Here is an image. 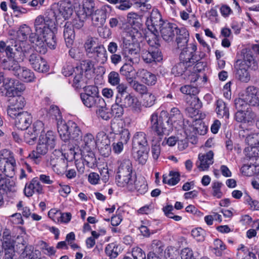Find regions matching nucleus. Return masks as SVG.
Listing matches in <instances>:
<instances>
[{"label": "nucleus", "instance_id": "29", "mask_svg": "<svg viewBox=\"0 0 259 259\" xmlns=\"http://www.w3.org/2000/svg\"><path fill=\"white\" fill-rule=\"evenodd\" d=\"M235 68L236 69L235 77L238 80L243 82H247L249 81L250 77L248 71V68L239 63H235Z\"/></svg>", "mask_w": 259, "mask_h": 259}, {"label": "nucleus", "instance_id": "4", "mask_svg": "<svg viewBox=\"0 0 259 259\" xmlns=\"http://www.w3.org/2000/svg\"><path fill=\"white\" fill-rule=\"evenodd\" d=\"M58 132L61 139L65 142L70 140L74 141L76 143L82 138V133L77 124L72 121L67 123H57Z\"/></svg>", "mask_w": 259, "mask_h": 259}, {"label": "nucleus", "instance_id": "28", "mask_svg": "<svg viewBox=\"0 0 259 259\" xmlns=\"http://www.w3.org/2000/svg\"><path fill=\"white\" fill-rule=\"evenodd\" d=\"M0 190L7 193L16 192V187L15 182L0 174Z\"/></svg>", "mask_w": 259, "mask_h": 259}, {"label": "nucleus", "instance_id": "8", "mask_svg": "<svg viewBox=\"0 0 259 259\" xmlns=\"http://www.w3.org/2000/svg\"><path fill=\"white\" fill-rule=\"evenodd\" d=\"M168 113L167 112L162 111L160 113L159 117L157 113H153L150 116V128L155 135L158 136H162L165 134L166 128L164 127L162 121V117H167Z\"/></svg>", "mask_w": 259, "mask_h": 259}, {"label": "nucleus", "instance_id": "6", "mask_svg": "<svg viewBox=\"0 0 259 259\" xmlns=\"http://www.w3.org/2000/svg\"><path fill=\"white\" fill-rule=\"evenodd\" d=\"M167 122L171 124L176 123L179 125L180 127L184 130L185 134L187 136L191 135L192 131L195 134L196 133L194 127L184 124L183 116L177 108L174 107L171 109Z\"/></svg>", "mask_w": 259, "mask_h": 259}, {"label": "nucleus", "instance_id": "42", "mask_svg": "<svg viewBox=\"0 0 259 259\" xmlns=\"http://www.w3.org/2000/svg\"><path fill=\"white\" fill-rule=\"evenodd\" d=\"M96 110V114L99 118L105 120H108L111 118L110 109L106 107V103H101Z\"/></svg>", "mask_w": 259, "mask_h": 259}, {"label": "nucleus", "instance_id": "15", "mask_svg": "<svg viewBox=\"0 0 259 259\" xmlns=\"http://www.w3.org/2000/svg\"><path fill=\"white\" fill-rule=\"evenodd\" d=\"M178 28L175 24L165 22L162 24L158 30H160L163 39L166 41L170 42L173 40Z\"/></svg>", "mask_w": 259, "mask_h": 259}, {"label": "nucleus", "instance_id": "49", "mask_svg": "<svg viewBox=\"0 0 259 259\" xmlns=\"http://www.w3.org/2000/svg\"><path fill=\"white\" fill-rule=\"evenodd\" d=\"M110 141L106 134L104 132H99L96 136V146L101 147L110 145Z\"/></svg>", "mask_w": 259, "mask_h": 259}, {"label": "nucleus", "instance_id": "13", "mask_svg": "<svg viewBox=\"0 0 259 259\" xmlns=\"http://www.w3.org/2000/svg\"><path fill=\"white\" fill-rule=\"evenodd\" d=\"M14 118L15 126L20 130H27L32 121L31 114L26 111L16 114Z\"/></svg>", "mask_w": 259, "mask_h": 259}, {"label": "nucleus", "instance_id": "56", "mask_svg": "<svg viewBox=\"0 0 259 259\" xmlns=\"http://www.w3.org/2000/svg\"><path fill=\"white\" fill-rule=\"evenodd\" d=\"M174 210L171 205H167L163 208V211L165 215L170 219H174L176 221H180L182 220V217L179 215H174L172 211Z\"/></svg>", "mask_w": 259, "mask_h": 259}, {"label": "nucleus", "instance_id": "62", "mask_svg": "<svg viewBox=\"0 0 259 259\" xmlns=\"http://www.w3.org/2000/svg\"><path fill=\"white\" fill-rule=\"evenodd\" d=\"M42 58L37 54H32L29 57V61L31 64L32 68L35 70L38 66L39 64L42 61Z\"/></svg>", "mask_w": 259, "mask_h": 259}, {"label": "nucleus", "instance_id": "63", "mask_svg": "<svg viewBox=\"0 0 259 259\" xmlns=\"http://www.w3.org/2000/svg\"><path fill=\"white\" fill-rule=\"evenodd\" d=\"M124 107L120 105L119 103H116L112 106L110 110L111 116L113 115L115 117H121L123 114Z\"/></svg>", "mask_w": 259, "mask_h": 259}, {"label": "nucleus", "instance_id": "5", "mask_svg": "<svg viewBox=\"0 0 259 259\" xmlns=\"http://www.w3.org/2000/svg\"><path fill=\"white\" fill-rule=\"evenodd\" d=\"M120 47L122 55L128 61L132 63L139 62L140 52L139 44L132 42L130 40L123 38Z\"/></svg>", "mask_w": 259, "mask_h": 259}, {"label": "nucleus", "instance_id": "44", "mask_svg": "<svg viewBox=\"0 0 259 259\" xmlns=\"http://www.w3.org/2000/svg\"><path fill=\"white\" fill-rule=\"evenodd\" d=\"M15 75L26 82L33 81L34 79L33 72L25 67L20 68V70L18 71Z\"/></svg>", "mask_w": 259, "mask_h": 259}, {"label": "nucleus", "instance_id": "23", "mask_svg": "<svg viewBox=\"0 0 259 259\" xmlns=\"http://www.w3.org/2000/svg\"><path fill=\"white\" fill-rule=\"evenodd\" d=\"M107 18V8L105 6L95 11L92 16V23L96 26L100 27L105 23Z\"/></svg>", "mask_w": 259, "mask_h": 259}, {"label": "nucleus", "instance_id": "18", "mask_svg": "<svg viewBox=\"0 0 259 259\" xmlns=\"http://www.w3.org/2000/svg\"><path fill=\"white\" fill-rule=\"evenodd\" d=\"M41 194L43 193L42 186L37 178H33L31 182L25 184L24 193L27 197H30L34 193Z\"/></svg>", "mask_w": 259, "mask_h": 259}, {"label": "nucleus", "instance_id": "30", "mask_svg": "<svg viewBox=\"0 0 259 259\" xmlns=\"http://www.w3.org/2000/svg\"><path fill=\"white\" fill-rule=\"evenodd\" d=\"M93 56L96 61L101 64H104L107 60V53L103 45L95 47L93 50Z\"/></svg>", "mask_w": 259, "mask_h": 259}, {"label": "nucleus", "instance_id": "17", "mask_svg": "<svg viewBox=\"0 0 259 259\" xmlns=\"http://www.w3.org/2000/svg\"><path fill=\"white\" fill-rule=\"evenodd\" d=\"M256 117V114L248 108L242 111H237L234 115V118L237 122L247 123H252Z\"/></svg>", "mask_w": 259, "mask_h": 259}, {"label": "nucleus", "instance_id": "39", "mask_svg": "<svg viewBox=\"0 0 259 259\" xmlns=\"http://www.w3.org/2000/svg\"><path fill=\"white\" fill-rule=\"evenodd\" d=\"M191 104L186 109V111L188 115L191 117H193L198 113V108L201 107L199 104V99L196 97H191Z\"/></svg>", "mask_w": 259, "mask_h": 259}, {"label": "nucleus", "instance_id": "36", "mask_svg": "<svg viewBox=\"0 0 259 259\" xmlns=\"http://www.w3.org/2000/svg\"><path fill=\"white\" fill-rule=\"evenodd\" d=\"M64 37L67 47H70L75 38L74 30L70 23H66L64 26Z\"/></svg>", "mask_w": 259, "mask_h": 259}, {"label": "nucleus", "instance_id": "34", "mask_svg": "<svg viewBox=\"0 0 259 259\" xmlns=\"http://www.w3.org/2000/svg\"><path fill=\"white\" fill-rule=\"evenodd\" d=\"M16 160L14 159H10L6 162L4 165L0 166V171L3 174L4 176L9 178H12L15 175L16 168Z\"/></svg>", "mask_w": 259, "mask_h": 259}, {"label": "nucleus", "instance_id": "51", "mask_svg": "<svg viewBox=\"0 0 259 259\" xmlns=\"http://www.w3.org/2000/svg\"><path fill=\"white\" fill-rule=\"evenodd\" d=\"M213 246L214 253L218 256H221L223 251L226 248L225 244L219 239H215L214 240Z\"/></svg>", "mask_w": 259, "mask_h": 259}, {"label": "nucleus", "instance_id": "48", "mask_svg": "<svg viewBox=\"0 0 259 259\" xmlns=\"http://www.w3.org/2000/svg\"><path fill=\"white\" fill-rule=\"evenodd\" d=\"M129 80H131L129 81L131 87L136 92L144 95L147 93V88L144 84H141L137 81L133 80L132 77H130Z\"/></svg>", "mask_w": 259, "mask_h": 259}, {"label": "nucleus", "instance_id": "64", "mask_svg": "<svg viewBox=\"0 0 259 259\" xmlns=\"http://www.w3.org/2000/svg\"><path fill=\"white\" fill-rule=\"evenodd\" d=\"M132 255L133 259H146V254L140 247H134L132 249Z\"/></svg>", "mask_w": 259, "mask_h": 259}, {"label": "nucleus", "instance_id": "55", "mask_svg": "<svg viewBox=\"0 0 259 259\" xmlns=\"http://www.w3.org/2000/svg\"><path fill=\"white\" fill-rule=\"evenodd\" d=\"M37 136L36 134L32 132L31 128H30L24 134V140L26 143L31 145L35 143Z\"/></svg>", "mask_w": 259, "mask_h": 259}, {"label": "nucleus", "instance_id": "58", "mask_svg": "<svg viewBox=\"0 0 259 259\" xmlns=\"http://www.w3.org/2000/svg\"><path fill=\"white\" fill-rule=\"evenodd\" d=\"M134 68L133 66L129 64L125 63L120 69V73L126 76L128 79V81H130L129 78L131 77V74L133 73Z\"/></svg>", "mask_w": 259, "mask_h": 259}, {"label": "nucleus", "instance_id": "33", "mask_svg": "<svg viewBox=\"0 0 259 259\" xmlns=\"http://www.w3.org/2000/svg\"><path fill=\"white\" fill-rule=\"evenodd\" d=\"M206 65V63L204 62L199 61L198 58V61L195 62L194 64L191 65V68H190L191 75L190 82H194L198 79V73L204 70Z\"/></svg>", "mask_w": 259, "mask_h": 259}, {"label": "nucleus", "instance_id": "19", "mask_svg": "<svg viewBox=\"0 0 259 259\" xmlns=\"http://www.w3.org/2000/svg\"><path fill=\"white\" fill-rule=\"evenodd\" d=\"M245 99L249 103V105L256 107L259 104V89L253 86L246 88Z\"/></svg>", "mask_w": 259, "mask_h": 259}, {"label": "nucleus", "instance_id": "31", "mask_svg": "<svg viewBox=\"0 0 259 259\" xmlns=\"http://www.w3.org/2000/svg\"><path fill=\"white\" fill-rule=\"evenodd\" d=\"M133 188H127L129 191H134L136 190L140 194H144L148 190V185L144 178H135L134 181L132 183Z\"/></svg>", "mask_w": 259, "mask_h": 259}, {"label": "nucleus", "instance_id": "1", "mask_svg": "<svg viewBox=\"0 0 259 259\" xmlns=\"http://www.w3.org/2000/svg\"><path fill=\"white\" fill-rule=\"evenodd\" d=\"M56 144V137L52 131H48L45 134H41L35 150L32 151L27 157L38 164L40 158L46 155L49 150L53 149Z\"/></svg>", "mask_w": 259, "mask_h": 259}, {"label": "nucleus", "instance_id": "40", "mask_svg": "<svg viewBox=\"0 0 259 259\" xmlns=\"http://www.w3.org/2000/svg\"><path fill=\"white\" fill-rule=\"evenodd\" d=\"M45 112L46 113L45 118H52L56 120H59L61 119V115L58 107L56 106L52 105L49 109L42 108L40 110V113Z\"/></svg>", "mask_w": 259, "mask_h": 259}, {"label": "nucleus", "instance_id": "32", "mask_svg": "<svg viewBox=\"0 0 259 259\" xmlns=\"http://www.w3.org/2000/svg\"><path fill=\"white\" fill-rule=\"evenodd\" d=\"M118 164L116 175H131L133 174L132 163L129 159L118 161Z\"/></svg>", "mask_w": 259, "mask_h": 259}, {"label": "nucleus", "instance_id": "45", "mask_svg": "<svg viewBox=\"0 0 259 259\" xmlns=\"http://www.w3.org/2000/svg\"><path fill=\"white\" fill-rule=\"evenodd\" d=\"M151 33L146 36L147 42L149 46V48H159L160 44L158 37V29L155 31H150Z\"/></svg>", "mask_w": 259, "mask_h": 259}, {"label": "nucleus", "instance_id": "59", "mask_svg": "<svg viewBox=\"0 0 259 259\" xmlns=\"http://www.w3.org/2000/svg\"><path fill=\"white\" fill-rule=\"evenodd\" d=\"M223 186L221 182L217 181L214 182L212 184V195L213 196L217 198H220L223 196V193L221 190V188Z\"/></svg>", "mask_w": 259, "mask_h": 259}, {"label": "nucleus", "instance_id": "24", "mask_svg": "<svg viewBox=\"0 0 259 259\" xmlns=\"http://www.w3.org/2000/svg\"><path fill=\"white\" fill-rule=\"evenodd\" d=\"M76 144L82 148V150H92L96 146V141L92 134L87 133L84 135L83 138H81Z\"/></svg>", "mask_w": 259, "mask_h": 259}, {"label": "nucleus", "instance_id": "41", "mask_svg": "<svg viewBox=\"0 0 259 259\" xmlns=\"http://www.w3.org/2000/svg\"><path fill=\"white\" fill-rule=\"evenodd\" d=\"M41 36L45 45L46 44L51 49H55L56 48L57 46V39L55 34L54 29H52Z\"/></svg>", "mask_w": 259, "mask_h": 259}, {"label": "nucleus", "instance_id": "47", "mask_svg": "<svg viewBox=\"0 0 259 259\" xmlns=\"http://www.w3.org/2000/svg\"><path fill=\"white\" fill-rule=\"evenodd\" d=\"M84 93H81L80 95H87L89 97H101L99 96V89L97 86L92 85L84 86L83 88Z\"/></svg>", "mask_w": 259, "mask_h": 259}, {"label": "nucleus", "instance_id": "20", "mask_svg": "<svg viewBox=\"0 0 259 259\" xmlns=\"http://www.w3.org/2000/svg\"><path fill=\"white\" fill-rule=\"evenodd\" d=\"M137 75L141 81L148 85H154L157 81L156 76L145 69H139L137 72Z\"/></svg>", "mask_w": 259, "mask_h": 259}, {"label": "nucleus", "instance_id": "2", "mask_svg": "<svg viewBox=\"0 0 259 259\" xmlns=\"http://www.w3.org/2000/svg\"><path fill=\"white\" fill-rule=\"evenodd\" d=\"M149 146L144 132H136L132 139V153L139 163L145 164L148 158Z\"/></svg>", "mask_w": 259, "mask_h": 259}, {"label": "nucleus", "instance_id": "43", "mask_svg": "<svg viewBox=\"0 0 259 259\" xmlns=\"http://www.w3.org/2000/svg\"><path fill=\"white\" fill-rule=\"evenodd\" d=\"M58 7V12L65 19H68L72 15L73 9L70 3L61 2Z\"/></svg>", "mask_w": 259, "mask_h": 259}, {"label": "nucleus", "instance_id": "25", "mask_svg": "<svg viewBox=\"0 0 259 259\" xmlns=\"http://www.w3.org/2000/svg\"><path fill=\"white\" fill-rule=\"evenodd\" d=\"M95 11V3L92 0H84L82 8L78 13V15L81 18H87L92 16Z\"/></svg>", "mask_w": 259, "mask_h": 259}, {"label": "nucleus", "instance_id": "35", "mask_svg": "<svg viewBox=\"0 0 259 259\" xmlns=\"http://www.w3.org/2000/svg\"><path fill=\"white\" fill-rule=\"evenodd\" d=\"M242 59H238L236 63H239L240 65H243L244 66L249 68L252 64L254 63V60L252 54V51L250 50L243 49L241 51Z\"/></svg>", "mask_w": 259, "mask_h": 259}, {"label": "nucleus", "instance_id": "7", "mask_svg": "<svg viewBox=\"0 0 259 259\" xmlns=\"http://www.w3.org/2000/svg\"><path fill=\"white\" fill-rule=\"evenodd\" d=\"M1 240L2 248L4 252L3 259H16L14 248L15 241L9 230L4 231Z\"/></svg>", "mask_w": 259, "mask_h": 259}, {"label": "nucleus", "instance_id": "57", "mask_svg": "<svg viewBox=\"0 0 259 259\" xmlns=\"http://www.w3.org/2000/svg\"><path fill=\"white\" fill-rule=\"evenodd\" d=\"M30 31L29 27L26 25L21 27L17 32V35L20 40L22 41L26 40Z\"/></svg>", "mask_w": 259, "mask_h": 259}, {"label": "nucleus", "instance_id": "60", "mask_svg": "<svg viewBox=\"0 0 259 259\" xmlns=\"http://www.w3.org/2000/svg\"><path fill=\"white\" fill-rule=\"evenodd\" d=\"M108 81L112 85L115 86L119 84L120 78L117 72L112 71L108 75Z\"/></svg>", "mask_w": 259, "mask_h": 259}, {"label": "nucleus", "instance_id": "12", "mask_svg": "<svg viewBox=\"0 0 259 259\" xmlns=\"http://www.w3.org/2000/svg\"><path fill=\"white\" fill-rule=\"evenodd\" d=\"M142 57L144 61L147 64L160 62L163 59L161 52L159 48H149L144 50L142 53Z\"/></svg>", "mask_w": 259, "mask_h": 259}, {"label": "nucleus", "instance_id": "21", "mask_svg": "<svg viewBox=\"0 0 259 259\" xmlns=\"http://www.w3.org/2000/svg\"><path fill=\"white\" fill-rule=\"evenodd\" d=\"M136 175L131 174V175H116L115 177V182L116 184L121 187H125L127 189H132L133 186L131 185L136 178Z\"/></svg>", "mask_w": 259, "mask_h": 259}, {"label": "nucleus", "instance_id": "14", "mask_svg": "<svg viewBox=\"0 0 259 259\" xmlns=\"http://www.w3.org/2000/svg\"><path fill=\"white\" fill-rule=\"evenodd\" d=\"M165 23L162 21L161 14L157 9L152 10L150 18L147 19L146 22L148 29L156 32V29H160L162 24Z\"/></svg>", "mask_w": 259, "mask_h": 259}, {"label": "nucleus", "instance_id": "16", "mask_svg": "<svg viewBox=\"0 0 259 259\" xmlns=\"http://www.w3.org/2000/svg\"><path fill=\"white\" fill-rule=\"evenodd\" d=\"M190 65L185 63L182 61L176 64L171 69V73L175 76L184 75V78L190 81Z\"/></svg>", "mask_w": 259, "mask_h": 259}, {"label": "nucleus", "instance_id": "38", "mask_svg": "<svg viewBox=\"0 0 259 259\" xmlns=\"http://www.w3.org/2000/svg\"><path fill=\"white\" fill-rule=\"evenodd\" d=\"M215 111L219 117L228 119L229 110L227 104L222 100H218L215 103Z\"/></svg>", "mask_w": 259, "mask_h": 259}, {"label": "nucleus", "instance_id": "9", "mask_svg": "<svg viewBox=\"0 0 259 259\" xmlns=\"http://www.w3.org/2000/svg\"><path fill=\"white\" fill-rule=\"evenodd\" d=\"M116 103L124 108H130L134 112L139 113L141 111V104L138 98L135 96L127 93L122 97L116 98Z\"/></svg>", "mask_w": 259, "mask_h": 259}, {"label": "nucleus", "instance_id": "37", "mask_svg": "<svg viewBox=\"0 0 259 259\" xmlns=\"http://www.w3.org/2000/svg\"><path fill=\"white\" fill-rule=\"evenodd\" d=\"M83 104L88 108L96 107L101 103H104V100L101 97H89L87 95H80Z\"/></svg>", "mask_w": 259, "mask_h": 259}, {"label": "nucleus", "instance_id": "22", "mask_svg": "<svg viewBox=\"0 0 259 259\" xmlns=\"http://www.w3.org/2000/svg\"><path fill=\"white\" fill-rule=\"evenodd\" d=\"M198 158L199 161L197 162L198 168L201 170H206L213 163V152L209 151L205 154L199 155Z\"/></svg>", "mask_w": 259, "mask_h": 259}, {"label": "nucleus", "instance_id": "26", "mask_svg": "<svg viewBox=\"0 0 259 259\" xmlns=\"http://www.w3.org/2000/svg\"><path fill=\"white\" fill-rule=\"evenodd\" d=\"M29 36V41L36 46L35 50L41 54H45L47 49L42 39V36L37 34V32L30 33Z\"/></svg>", "mask_w": 259, "mask_h": 259}, {"label": "nucleus", "instance_id": "11", "mask_svg": "<svg viewBox=\"0 0 259 259\" xmlns=\"http://www.w3.org/2000/svg\"><path fill=\"white\" fill-rule=\"evenodd\" d=\"M11 101V105L7 109V113L10 117L14 119L16 114L22 112L21 110L25 106L26 101L24 98L21 96H14Z\"/></svg>", "mask_w": 259, "mask_h": 259}, {"label": "nucleus", "instance_id": "46", "mask_svg": "<svg viewBox=\"0 0 259 259\" xmlns=\"http://www.w3.org/2000/svg\"><path fill=\"white\" fill-rule=\"evenodd\" d=\"M119 249L117 245L115 243H111L107 245L105 251L110 259L115 258L118 255Z\"/></svg>", "mask_w": 259, "mask_h": 259}, {"label": "nucleus", "instance_id": "3", "mask_svg": "<svg viewBox=\"0 0 259 259\" xmlns=\"http://www.w3.org/2000/svg\"><path fill=\"white\" fill-rule=\"evenodd\" d=\"M57 17L56 13L53 9L48 10L44 15L38 16L34 22L35 31L41 36L55 29Z\"/></svg>", "mask_w": 259, "mask_h": 259}, {"label": "nucleus", "instance_id": "50", "mask_svg": "<svg viewBox=\"0 0 259 259\" xmlns=\"http://www.w3.org/2000/svg\"><path fill=\"white\" fill-rule=\"evenodd\" d=\"M94 65L92 61L89 60H83L81 62L80 65L76 67L77 71L87 72L91 71L94 68Z\"/></svg>", "mask_w": 259, "mask_h": 259}, {"label": "nucleus", "instance_id": "52", "mask_svg": "<svg viewBox=\"0 0 259 259\" xmlns=\"http://www.w3.org/2000/svg\"><path fill=\"white\" fill-rule=\"evenodd\" d=\"M14 159L12 152L8 149H3L0 151V166L4 165L10 159Z\"/></svg>", "mask_w": 259, "mask_h": 259}, {"label": "nucleus", "instance_id": "53", "mask_svg": "<svg viewBox=\"0 0 259 259\" xmlns=\"http://www.w3.org/2000/svg\"><path fill=\"white\" fill-rule=\"evenodd\" d=\"M143 105L145 107H150L155 103L156 97L150 93H147L143 96Z\"/></svg>", "mask_w": 259, "mask_h": 259}, {"label": "nucleus", "instance_id": "10", "mask_svg": "<svg viewBox=\"0 0 259 259\" xmlns=\"http://www.w3.org/2000/svg\"><path fill=\"white\" fill-rule=\"evenodd\" d=\"M197 46L195 44H190L189 46L182 49L180 54V61H182L188 65L194 64L198 61V57L195 52Z\"/></svg>", "mask_w": 259, "mask_h": 259}, {"label": "nucleus", "instance_id": "61", "mask_svg": "<svg viewBox=\"0 0 259 259\" xmlns=\"http://www.w3.org/2000/svg\"><path fill=\"white\" fill-rule=\"evenodd\" d=\"M123 122L121 121H112L111 123L112 132L116 135L122 132L125 128L123 127Z\"/></svg>", "mask_w": 259, "mask_h": 259}, {"label": "nucleus", "instance_id": "27", "mask_svg": "<svg viewBox=\"0 0 259 259\" xmlns=\"http://www.w3.org/2000/svg\"><path fill=\"white\" fill-rule=\"evenodd\" d=\"M81 158L84 165H85L90 168H94L97 166V159L92 150H82Z\"/></svg>", "mask_w": 259, "mask_h": 259}, {"label": "nucleus", "instance_id": "54", "mask_svg": "<svg viewBox=\"0 0 259 259\" xmlns=\"http://www.w3.org/2000/svg\"><path fill=\"white\" fill-rule=\"evenodd\" d=\"M74 77L73 84L76 88H81L86 83L85 78L83 77V73L81 71H77Z\"/></svg>", "mask_w": 259, "mask_h": 259}]
</instances>
